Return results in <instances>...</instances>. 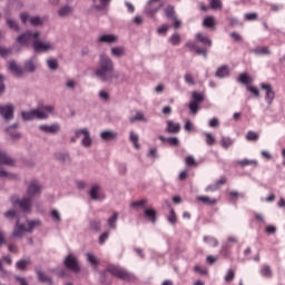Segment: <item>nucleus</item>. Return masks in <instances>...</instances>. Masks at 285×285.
<instances>
[{
    "mask_svg": "<svg viewBox=\"0 0 285 285\" xmlns=\"http://www.w3.org/2000/svg\"><path fill=\"white\" fill-rule=\"evenodd\" d=\"M229 75H230V69H228V66L226 65L219 67L216 71V77H218V79H224Z\"/></svg>",
    "mask_w": 285,
    "mask_h": 285,
    "instance_id": "26",
    "label": "nucleus"
},
{
    "mask_svg": "<svg viewBox=\"0 0 285 285\" xmlns=\"http://www.w3.org/2000/svg\"><path fill=\"white\" fill-rule=\"evenodd\" d=\"M203 26H205V28H215V18L213 16L206 17Z\"/></svg>",
    "mask_w": 285,
    "mask_h": 285,
    "instance_id": "48",
    "label": "nucleus"
},
{
    "mask_svg": "<svg viewBox=\"0 0 285 285\" xmlns=\"http://www.w3.org/2000/svg\"><path fill=\"white\" fill-rule=\"evenodd\" d=\"M184 79L188 86H195V79L193 78V73L186 72Z\"/></svg>",
    "mask_w": 285,
    "mask_h": 285,
    "instance_id": "56",
    "label": "nucleus"
},
{
    "mask_svg": "<svg viewBox=\"0 0 285 285\" xmlns=\"http://www.w3.org/2000/svg\"><path fill=\"white\" fill-rule=\"evenodd\" d=\"M51 217H52L53 222H56L57 224H59V222H61V214L57 209L51 210Z\"/></svg>",
    "mask_w": 285,
    "mask_h": 285,
    "instance_id": "57",
    "label": "nucleus"
},
{
    "mask_svg": "<svg viewBox=\"0 0 285 285\" xmlns=\"http://www.w3.org/2000/svg\"><path fill=\"white\" fill-rule=\"evenodd\" d=\"M13 205H18L23 213H30L32 210V198L29 196L22 197L21 199H12Z\"/></svg>",
    "mask_w": 285,
    "mask_h": 285,
    "instance_id": "12",
    "label": "nucleus"
},
{
    "mask_svg": "<svg viewBox=\"0 0 285 285\" xmlns=\"http://www.w3.org/2000/svg\"><path fill=\"white\" fill-rule=\"evenodd\" d=\"M32 48L35 52H50V50H55V45L48 41H41L37 38L33 40Z\"/></svg>",
    "mask_w": 285,
    "mask_h": 285,
    "instance_id": "10",
    "label": "nucleus"
},
{
    "mask_svg": "<svg viewBox=\"0 0 285 285\" xmlns=\"http://www.w3.org/2000/svg\"><path fill=\"white\" fill-rule=\"evenodd\" d=\"M196 39L197 41H199L200 43H203L204 46H207L208 48H210V46H213V40H210L208 37H206V35L204 33H197L196 35Z\"/></svg>",
    "mask_w": 285,
    "mask_h": 285,
    "instance_id": "30",
    "label": "nucleus"
},
{
    "mask_svg": "<svg viewBox=\"0 0 285 285\" xmlns=\"http://www.w3.org/2000/svg\"><path fill=\"white\" fill-rule=\"evenodd\" d=\"M72 13V8L70 6H63L59 9L58 14L59 17H68V14Z\"/></svg>",
    "mask_w": 285,
    "mask_h": 285,
    "instance_id": "46",
    "label": "nucleus"
},
{
    "mask_svg": "<svg viewBox=\"0 0 285 285\" xmlns=\"http://www.w3.org/2000/svg\"><path fill=\"white\" fill-rule=\"evenodd\" d=\"M76 139L81 138V145L83 148H90L92 146V137L90 136V130L83 128V129H77L75 131Z\"/></svg>",
    "mask_w": 285,
    "mask_h": 285,
    "instance_id": "6",
    "label": "nucleus"
},
{
    "mask_svg": "<svg viewBox=\"0 0 285 285\" xmlns=\"http://www.w3.org/2000/svg\"><path fill=\"white\" fill-rule=\"evenodd\" d=\"M24 233H28V230L26 229V224H21V223H19V220H17V224L11 234V237H16V238L20 239V237H23Z\"/></svg>",
    "mask_w": 285,
    "mask_h": 285,
    "instance_id": "18",
    "label": "nucleus"
},
{
    "mask_svg": "<svg viewBox=\"0 0 285 285\" xmlns=\"http://www.w3.org/2000/svg\"><path fill=\"white\" fill-rule=\"evenodd\" d=\"M164 14L166 19H169L170 21H175V19L177 18V12L175 11V7L173 4H168L164 9Z\"/></svg>",
    "mask_w": 285,
    "mask_h": 285,
    "instance_id": "21",
    "label": "nucleus"
},
{
    "mask_svg": "<svg viewBox=\"0 0 285 285\" xmlns=\"http://www.w3.org/2000/svg\"><path fill=\"white\" fill-rule=\"evenodd\" d=\"M41 226V220L36 219V220H27V226L26 230L27 233H32L35 228H39Z\"/></svg>",
    "mask_w": 285,
    "mask_h": 285,
    "instance_id": "29",
    "label": "nucleus"
},
{
    "mask_svg": "<svg viewBox=\"0 0 285 285\" xmlns=\"http://www.w3.org/2000/svg\"><path fill=\"white\" fill-rule=\"evenodd\" d=\"M186 166H197V161L195 160V157L187 156L185 158Z\"/></svg>",
    "mask_w": 285,
    "mask_h": 285,
    "instance_id": "62",
    "label": "nucleus"
},
{
    "mask_svg": "<svg viewBox=\"0 0 285 285\" xmlns=\"http://www.w3.org/2000/svg\"><path fill=\"white\" fill-rule=\"evenodd\" d=\"M2 166H14V159L8 156L6 151L0 149V178L11 179L12 181H17V179H19V175L9 173Z\"/></svg>",
    "mask_w": 285,
    "mask_h": 285,
    "instance_id": "2",
    "label": "nucleus"
},
{
    "mask_svg": "<svg viewBox=\"0 0 285 285\" xmlns=\"http://www.w3.org/2000/svg\"><path fill=\"white\" fill-rule=\"evenodd\" d=\"M160 0H149L147 2V6L145 8V14L149 17L150 19H154V17L161 10V3H159Z\"/></svg>",
    "mask_w": 285,
    "mask_h": 285,
    "instance_id": "8",
    "label": "nucleus"
},
{
    "mask_svg": "<svg viewBox=\"0 0 285 285\" xmlns=\"http://www.w3.org/2000/svg\"><path fill=\"white\" fill-rule=\"evenodd\" d=\"M197 200L202 202L203 204H208L209 206H215V204H217V199L210 198L208 196H198Z\"/></svg>",
    "mask_w": 285,
    "mask_h": 285,
    "instance_id": "40",
    "label": "nucleus"
},
{
    "mask_svg": "<svg viewBox=\"0 0 285 285\" xmlns=\"http://www.w3.org/2000/svg\"><path fill=\"white\" fill-rule=\"evenodd\" d=\"M204 99L205 97L202 92H198V91L191 92V100L188 106L191 115H197V112H199V104H204Z\"/></svg>",
    "mask_w": 285,
    "mask_h": 285,
    "instance_id": "4",
    "label": "nucleus"
},
{
    "mask_svg": "<svg viewBox=\"0 0 285 285\" xmlns=\"http://www.w3.org/2000/svg\"><path fill=\"white\" fill-rule=\"evenodd\" d=\"M204 242L209 244V246H218L219 242H217V238L210 237V236H205Z\"/></svg>",
    "mask_w": 285,
    "mask_h": 285,
    "instance_id": "55",
    "label": "nucleus"
},
{
    "mask_svg": "<svg viewBox=\"0 0 285 285\" xmlns=\"http://www.w3.org/2000/svg\"><path fill=\"white\" fill-rule=\"evenodd\" d=\"M168 222L169 224H177V215L175 214V209H170Z\"/></svg>",
    "mask_w": 285,
    "mask_h": 285,
    "instance_id": "61",
    "label": "nucleus"
},
{
    "mask_svg": "<svg viewBox=\"0 0 285 285\" xmlns=\"http://www.w3.org/2000/svg\"><path fill=\"white\" fill-rule=\"evenodd\" d=\"M66 268L69 271H72V273H79L81 271V267L79 266V259L77 256L69 254L63 262Z\"/></svg>",
    "mask_w": 285,
    "mask_h": 285,
    "instance_id": "11",
    "label": "nucleus"
},
{
    "mask_svg": "<svg viewBox=\"0 0 285 285\" xmlns=\"http://www.w3.org/2000/svg\"><path fill=\"white\" fill-rule=\"evenodd\" d=\"M238 166L246 168V166H257V160L244 158L243 160H237Z\"/></svg>",
    "mask_w": 285,
    "mask_h": 285,
    "instance_id": "38",
    "label": "nucleus"
},
{
    "mask_svg": "<svg viewBox=\"0 0 285 285\" xmlns=\"http://www.w3.org/2000/svg\"><path fill=\"white\" fill-rule=\"evenodd\" d=\"M98 95L102 101L110 100V94H108V91H106V90H100Z\"/></svg>",
    "mask_w": 285,
    "mask_h": 285,
    "instance_id": "60",
    "label": "nucleus"
},
{
    "mask_svg": "<svg viewBox=\"0 0 285 285\" xmlns=\"http://www.w3.org/2000/svg\"><path fill=\"white\" fill-rule=\"evenodd\" d=\"M89 228H90V230H94L95 233H99V230H101V220L100 219L90 220Z\"/></svg>",
    "mask_w": 285,
    "mask_h": 285,
    "instance_id": "34",
    "label": "nucleus"
},
{
    "mask_svg": "<svg viewBox=\"0 0 285 285\" xmlns=\"http://www.w3.org/2000/svg\"><path fill=\"white\" fill-rule=\"evenodd\" d=\"M119 219V213L115 212L111 217L108 218L107 224L109 228L115 230L117 228V220Z\"/></svg>",
    "mask_w": 285,
    "mask_h": 285,
    "instance_id": "31",
    "label": "nucleus"
},
{
    "mask_svg": "<svg viewBox=\"0 0 285 285\" xmlns=\"http://www.w3.org/2000/svg\"><path fill=\"white\" fill-rule=\"evenodd\" d=\"M9 70L12 71L14 77L21 78L24 75L23 68H21L19 65H17L16 61L9 62Z\"/></svg>",
    "mask_w": 285,
    "mask_h": 285,
    "instance_id": "19",
    "label": "nucleus"
},
{
    "mask_svg": "<svg viewBox=\"0 0 285 285\" xmlns=\"http://www.w3.org/2000/svg\"><path fill=\"white\" fill-rule=\"evenodd\" d=\"M12 128H14V129L19 128V124L16 122L11 127L7 128V132L10 135V137L12 139H20L21 138V134L12 132Z\"/></svg>",
    "mask_w": 285,
    "mask_h": 285,
    "instance_id": "43",
    "label": "nucleus"
},
{
    "mask_svg": "<svg viewBox=\"0 0 285 285\" xmlns=\"http://www.w3.org/2000/svg\"><path fill=\"white\" fill-rule=\"evenodd\" d=\"M129 121L131 124H135V121H144L145 124H147L148 118L146 116H144V112L137 111L136 115L129 119Z\"/></svg>",
    "mask_w": 285,
    "mask_h": 285,
    "instance_id": "33",
    "label": "nucleus"
},
{
    "mask_svg": "<svg viewBox=\"0 0 285 285\" xmlns=\"http://www.w3.org/2000/svg\"><path fill=\"white\" fill-rule=\"evenodd\" d=\"M209 128H219V119L212 118L208 124Z\"/></svg>",
    "mask_w": 285,
    "mask_h": 285,
    "instance_id": "63",
    "label": "nucleus"
},
{
    "mask_svg": "<svg viewBox=\"0 0 285 285\" xmlns=\"http://www.w3.org/2000/svg\"><path fill=\"white\" fill-rule=\"evenodd\" d=\"M110 52L111 57H126V47H112Z\"/></svg>",
    "mask_w": 285,
    "mask_h": 285,
    "instance_id": "28",
    "label": "nucleus"
},
{
    "mask_svg": "<svg viewBox=\"0 0 285 285\" xmlns=\"http://www.w3.org/2000/svg\"><path fill=\"white\" fill-rule=\"evenodd\" d=\"M181 130V125L179 122H174L173 120H167V132L171 135H177Z\"/></svg>",
    "mask_w": 285,
    "mask_h": 285,
    "instance_id": "23",
    "label": "nucleus"
},
{
    "mask_svg": "<svg viewBox=\"0 0 285 285\" xmlns=\"http://www.w3.org/2000/svg\"><path fill=\"white\" fill-rule=\"evenodd\" d=\"M261 275L267 279H271V277H273V269H271V266L268 265H263L261 268Z\"/></svg>",
    "mask_w": 285,
    "mask_h": 285,
    "instance_id": "39",
    "label": "nucleus"
},
{
    "mask_svg": "<svg viewBox=\"0 0 285 285\" xmlns=\"http://www.w3.org/2000/svg\"><path fill=\"white\" fill-rule=\"evenodd\" d=\"M148 206V199L142 198L131 203V208H146Z\"/></svg>",
    "mask_w": 285,
    "mask_h": 285,
    "instance_id": "44",
    "label": "nucleus"
},
{
    "mask_svg": "<svg viewBox=\"0 0 285 285\" xmlns=\"http://www.w3.org/2000/svg\"><path fill=\"white\" fill-rule=\"evenodd\" d=\"M209 6L212 10H222L223 8L222 0H209Z\"/></svg>",
    "mask_w": 285,
    "mask_h": 285,
    "instance_id": "50",
    "label": "nucleus"
},
{
    "mask_svg": "<svg viewBox=\"0 0 285 285\" xmlns=\"http://www.w3.org/2000/svg\"><path fill=\"white\" fill-rule=\"evenodd\" d=\"M47 66L49 70H59V60H57V58H48Z\"/></svg>",
    "mask_w": 285,
    "mask_h": 285,
    "instance_id": "36",
    "label": "nucleus"
},
{
    "mask_svg": "<svg viewBox=\"0 0 285 285\" xmlns=\"http://www.w3.org/2000/svg\"><path fill=\"white\" fill-rule=\"evenodd\" d=\"M24 73L26 72H36L37 70V65L35 63V60L30 59L24 62L23 67Z\"/></svg>",
    "mask_w": 285,
    "mask_h": 285,
    "instance_id": "32",
    "label": "nucleus"
},
{
    "mask_svg": "<svg viewBox=\"0 0 285 285\" xmlns=\"http://www.w3.org/2000/svg\"><path fill=\"white\" fill-rule=\"evenodd\" d=\"M112 0H92L96 10H106Z\"/></svg>",
    "mask_w": 285,
    "mask_h": 285,
    "instance_id": "27",
    "label": "nucleus"
},
{
    "mask_svg": "<svg viewBox=\"0 0 285 285\" xmlns=\"http://www.w3.org/2000/svg\"><path fill=\"white\" fill-rule=\"evenodd\" d=\"M246 139L247 141H257V139H259V135H257V132L255 131H248L246 135Z\"/></svg>",
    "mask_w": 285,
    "mask_h": 285,
    "instance_id": "53",
    "label": "nucleus"
},
{
    "mask_svg": "<svg viewBox=\"0 0 285 285\" xmlns=\"http://www.w3.org/2000/svg\"><path fill=\"white\" fill-rule=\"evenodd\" d=\"M234 140L230 137L223 136L220 139V146L222 148H225V150H228L230 146H233Z\"/></svg>",
    "mask_w": 285,
    "mask_h": 285,
    "instance_id": "37",
    "label": "nucleus"
},
{
    "mask_svg": "<svg viewBox=\"0 0 285 285\" xmlns=\"http://www.w3.org/2000/svg\"><path fill=\"white\" fill-rule=\"evenodd\" d=\"M7 26H8L11 30H14L16 32H18V30H19V23H17L16 20L8 19V20H7Z\"/></svg>",
    "mask_w": 285,
    "mask_h": 285,
    "instance_id": "51",
    "label": "nucleus"
},
{
    "mask_svg": "<svg viewBox=\"0 0 285 285\" xmlns=\"http://www.w3.org/2000/svg\"><path fill=\"white\" fill-rule=\"evenodd\" d=\"M55 157L57 161H60L61 164H70L72 161V159L70 158V154L66 151L56 153Z\"/></svg>",
    "mask_w": 285,
    "mask_h": 285,
    "instance_id": "22",
    "label": "nucleus"
},
{
    "mask_svg": "<svg viewBox=\"0 0 285 285\" xmlns=\"http://www.w3.org/2000/svg\"><path fill=\"white\" fill-rule=\"evenodd\" d=\"M108 273L110 275H112L114 277H117L118 279H130V277H131V275H130V273H128V271H126L119 266L110 265L109 267H107L106 271L100 273L104 284H106V278L108 277Z\"/></svg>",
    "mask_w": 285,
    "mask_h": 285,
    "instance_id": "3",
    "label": "nucleus"
},
{
    "mask_svg": "<svg viewBox=\"0 0 285 285\" xmlns=\"http://www.w3.org/2000/svg\"><path fill=\"white\" fill-rule=\"evenodd\" d=\"M29 21H30L31 26H42L43 24V20H41V18L39 16L29 18Z\"/></svg>",
    "mask_w": 285,
    "mask_h": 285,
    "instance_id": "52",
    "label": "nucleus"
},
{
    "mask_svg": "<svg viewBox=\"0 0 285 285\" xmlns=\"http://www.w3.org/2000/svg\"><path fill=\"white\" fill-rule=\"evenodd\" d=\"M169 43H171V46H179V43H181V36L179 33H174L169 38Z\"/></svg>",
    "mask_w": 285,
    "mask_h": 285,
    "instance_id": "49",
    "label": "nucleus"
},
{
    "mask_svg": "<svg viewBox=\"0 0 285 285\" xmlns=\"http://www.w3.org/2000/svg\"><path fill=\"white\" fill-rule=\"evenodd\" d=\"M41 190H43V186L39 184L38 180H31L27 186V197H39L41 195Z\"/></svg>",
    "mask_w": 285,
    "mask_h": 285,
    "instance_id": "9",
    "label": "nucleus"
},
{
    "mask_svg": "<svg viewBox=\"0 0 285 285\" xmlns=\"http://www.w3.org/2000/svg\"><path fill=\"white\" fill-rule=\"evenodd\" d=\"M235 279V272L234 269H228L227 274L225 275V282L230 283Z\"/></svg>",
    "mask_w": 285,
    "mask_h": 285,
    "instance_id": "58",
    "label": "nucleus"
},
{
    "mask_svg": "<svg viewBox=\"0 0 285 285\" xmlns=\"http://www.w3.org/2000/svg\"><path fill=\"white\" fill-rule=\"evenodd\" d=\"M100 138L102 141H115V139H117V132L114 130H105L100 132Z\"/></svg>",
    "mask_w": 285,
    "mask_h": 285,
    "instance_id": "24",
    "label": "nucleus"
},
{
    "mask_svg": "<svg viewBox=\"0 0 285 285\" xmlns=\"http://www.w3.org/2000/svg\"><path fill=\"white\" fill-rule=\"evenodd\" d=\"M204 136L207 146H215V144H217V139H215V136H213V134L204 132Z\"/></svg>",
    "mask_w": 285,
    "mask_h": 285,
    "instance_id": "45",
    "label": "nucleus"
},
{
    "mask_svg": "<svg viewBox=\"0 0 285 285\" xmlns=\"http://www.w3.org/2000/svg\"><path fill=\"white\" fill-rule=\"evenodd\" d=\"M129 139H130L134 148H136L137 150H139V148H141V145H139V135L135 134V131H130Z\"/></svg>",
    "mask_w": 285,
    "mask_h": 285,
    "instance_id": "35",
    "label": "nucleus"
},
{
    "mask_svg": "<svg viewBox=\"0 0 285 285\" xmlns=\"http://www.w3.org/2000/svg\"><path fill=\"white\" fill-rule=\"evenodd\" d=\"M94 75L105 83H112L114 79H119V72L115 71V62L106 53L99 55L98 67Z\"/></svg>",
    "mask_w": 285,
    "mask_h": 285,
    "instance_id": "1",
    "label": "nucleus"
},
{
    "mask_svg": "<svg viewBox=\"0 0 285 285\" xmlns=\"http://www.w3.org/2000/svg\"><path fill=\"white\" fill-rule=\"evenodd\" d=\"M66 88H68V90H75V88H77V81L75 79H68L66 81Z\"/></svg>",
    "mask_w": 285,
    "mask_h": 285,
    "instance_id": "59",
    "label": "nucleus"
},
{
    "mask_svg": "<svg viewBox=\"0 0 285 285\" xmlns=\"http://www.w3.org/2000/svg\"><path fill=\"white\" fill-rule=\"evenodd\" d=\"M39 282H43L45 284H52V278L50 276L46 275V273L38 271L37 272Z\"/></svg>",
    "mask_w": 285,
    "mask_h": 285,
    "instance_id": "41",
    "label": "nucleus"
},
{
    "mask_svg": "<svg viewBox=\"0 0 285 285\" xmlns=\"http://www.w3.org/2000/svg\"><path fill=\"white\" fill-rule=\"evenodd\" d=\"M39 130H41L42 132H46L47 135H57V132L61 130V126L59 124L40 125Z\"/></svg>",
    "mask_w": 285,
    "mask_h": 285,
    "instance_id": "15",
    "label": "nucleus"
},
{
    "mask_svg": "<svg viewBox=\"0 0 285 285\" xmlns=\"http://www.w3.org/2000/svg\"><path fill=\"white\" fill-rule=\"evenodd\" d=\"M145 217L151 222V224H157V210L153 207H148L144 209Z\"/></svg>",
    "mask_w": 285,
    "mask_h": 285,
    "instance_id": "20",
    "label": "nucleus"
},
{
    "mask_svg": "<svg viewBox=\"0 0 285 285\" xmlns=\"http://www.w3.org/2000/svg\"><path fill=\"white\" fill-rule=\"evenodd\" d=\"M255 55H271V50H268V47H261L254 49Z\"/></svg>",
    "mask_w": 285,
    "mask_h": 285,
    "instance_id": "54",
    "label": "nucleus"
},
{
    "mask_svg": "<svg viewBox=\"0 0 285 285\" xmlns=\"http://www.w3.org/2000/svg\"><path fill=\"white\" fill-rule=\"evenodd\" d=\"M0 115L6 121H10L14 117L13 105H0Z\"/></svg>",
    "mask_w": 285,
    "mask_h": 285,
    "instance_id": "13",
    "label": "nucleus"
},
{
    "mask_svg": "<svg viewBox=\"0 0 285 285\" xmlns=\"http://www.w3.org/2000/svg\"><path fill=\"white\" fill-rule=\"evenodd\" d=\"M119 41V37H117L116 35L109 33V35H101L98 38V43H108V45H112V43H117Z\"/></svg>",
    "mask_w": 285,
    "mask_h": 285,
    "instance_id": "17",
    "label": "nucleus"
},
{
    "mask_svg": "<svg viewBox=\"0 0 285 285\" xmlns=\"http://www.w3.org/2000/svg\"><path fill=\"white\" fill-rule=\"evenodd\" d=\"M87 262H89V264L94 266V268H97V266H99V258L90 253L87 254Z\"/></svg>",
    "mask_w": 285,
    "mask_h": 285,
    "instance_id": "47",
    "label": "nucleus"
},
{
    "mask_svg": "<svg viewBox=\"0 0 285 285\" xmlns=\"http://www.w3.org/2000/svg\"><path fill=\"white\" fill-rule=\"evenodd\" d=\"M99 190H101V186L100 185L91 186V188L89 190L90 199H92L94 202H99V199H106V196H101L99 194Z\"/></svg>",
    "mask_w": 285,
    "mask_h": 285,
    "instance_id": "16",
    "label": "nucleus"
},
{
    "mask_svg": "<svg viewBox=\"0 0 285 285\" xmlns=\"http://www.w3.org/2000/svg\"><path fill=\"white\" fill-rule=\"evenodd\" d=\"M238 81L239 83H244L245 86H248V83H253V78H250L248 73L243 72L239 75Z\"/></svg>",
    "mask_w": 285,
    "mask_h": 285,
    "instance_id": "42",
    "label": "nucleus"
},
{
    "mask_svg": "<svg viewBox=\"0 0 285 285\" xmlns=\"http://www.w3.org/2000/svg\"><path fill=\"white\" fill-rule=\"evenodd\" d=\"M167 144H169V146H179V138L177 137L167 138Z\"/></svg>",
    "mask_w": 285,
    "mask_h": 285,
    "instance_id": "64",
    "label": "nucleus"
},
{
    "mask_svg": "<svg viewBox=\"0 0 285 285\" xmlns=\"http://www.w3.org/2000/svg\"><path fill=\"white\" fill-rule=\"evenodd\" d=\"M32 262L30 261V258L19 259L16 263V268L17 271H28V266H30Z\"/></svg>",
    "mask_w": 285,
    "mask_h": 285,
    "instance_id": "25",
    "label": "nucleus"
},
{
    "mask_svg": "<svg viewBox=\"0 0 285 285\" xmlns=\"http://www.w3.org/2000/svg\"><path fill=\"white\" fill-rule=\"evenodd\" d=\"M23 121H32L35 119H48V114L39 109H32L30 111H21Z\"/></svg>",
    "mask_w": 285,
    "mask_h": 285,
    "instance_id": "5",
    "label": "nucleus"
},
{
    "mask_svg": "<svg viewBox=\"0 0 285 285\" xmlns=\"http://www.w3.org/2000/svg\"><path fill=\"white\" fill-rule=\"evenodd\" d=\"M261 88L265 90V100L268 106H273V101H275V91L271 85L262 83Z\"/></svg>",
    "mask_w": 285,
    "mask_h": 285,
    "instance_id": "14",
    "label": "nucleus"
},
{
    "mask_svg": "<svg viewBox=\"0 0 285 285\" xmlns=\"http://www.w3.org/2000/svg\"><path fill=\"white\" fill-rule=\"evenodd\" d=\"M39 37H41V32L36 31H26L24 33L20 35L17 38L18 43H21L22 46H28V43H30V41H36L37 39H39Z\"/></svg>",
    "mask_w": 285,
    "mask_h": 285,
    "instance_id": "7",
    "label": "nucleus"
}]
</instances>
